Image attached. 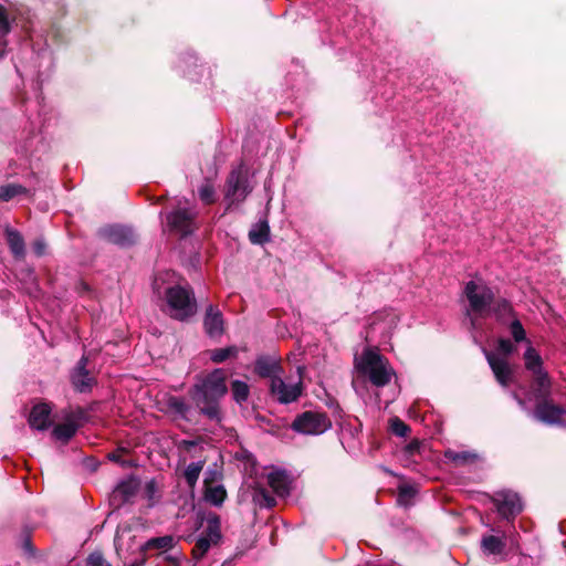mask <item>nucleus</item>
<instances>
[{
    "mask_svg": "<svg viewBox=\"0 0 566 566\" xmlns=\"http://www.w3.org/2000/svg\"><path fill=\"white\" fill-rule=\"evenodd\" d=\"M494 503L499 514L505 518H513L522 511L520 496L511 491H502L495 494Z\"/></svg>",
    "mask_w": 566,
    "mask_h": 566,
    "instance_id": "9",
    "label": "nucleus"
},
{
    "mask_svg": "<svg viewBox=\"0 0 566 566\" xmlns=\"http://www.w3.org/2000/svg\"><path fill=\"white\" fill-rule=\"evenodd\" d=\"M525 367L531 370L541 388L548 384L547 375L542 369V358L533 347H528L524 353Z\"/></svg>",
    "mask_w": 566,
    "mask_h": 566,
    "instance_id": "16",
    "label": "nucleus"
},
{
    "mask_svg": "<svg viewBox=\"0 0 566 566\" xmlns=\"http://www.w3.org/2000/svg\"><path fill=\"white\" fill-rule=\"evenodd\" d=\"M87 566H111L101 554L93 553L88 556Z\"/></svg>",
    "mask_w": 566,
    "mask_h": 566,
    "instance_id": "42",
    "label": "nucleus"
},
{
    "mask_svg": "<svg viewBox=\"0 0 566 566\" xmlns=\"http://www.w3.org/2000/svg\"><path fill=\"white\" fill-rule=\"evenodd\" d=\"M398 317L394 312H381L373 317L367 336H374L376 332L388 335L396 327Z\"/></svg>",
    "mask_w": 566,
    "mask_h": 566,
    "instance_id": "15",
    "label": "nucleus"
},
{
    "mask_svg": "<svg viewBox=\"0 0 566 566\" xmlns=\"http://www.w3.org/2000/svg\"><path fill=\"white\" fill-rule=\"evenodd\" d=\"M174 272H166L165 274L156 275L153 287L154 291L160 296L161 290L167 303L168 314L176 319L185 321L192 316L197 311V302L190 289L180 285H169L164 287L165 277L174 276Z\"/></svg>",
    "mask_w": 566,
    "mask_h": 566,
    "instance_id": "2",
    "label": "nucleus"
},
{
    "mask_svg": "<svg viewBox=\"0 0 566 566\" xmlns=\"http://www.w3.org/2000/svg\"><path fill=\"white\" fill-rule=\"evenodd\" d=\"M254 370L260 377L270 378V381H272L274 377L283 375L280 363L270 357L258 358L255 360Z\"/></svg>",
    "mask_w": 566,
    "mask_h": 566,
    "instance_id": "19",
    "label": "nucleus"
},
{
    "mask_svg": "<svg viewBox=\"0 0 566 566\" xmlns=\"http://www.w3.org/2000/svg\"><path fill=\"white\" fill-rule=\"evenodd\" d=\"M180 557H181V554L171 555V554L160 553L157 557L158 558L157 566H181Z\"/></svg>",
    "mask_w": 566,
    "mask_h": 566,
    "instance_id": "40",
    "label": "nucleus"
},
{
    "mask_svg": "<svg viewBox=\"0 0 566 566\" xmlns=\"http://www.w3.org/2000/svg\"><path fill=\"white\" fill-rule=\"evenodd\" d=\"M416 448H417V442H411V443L408 446V450H409V451H413Z\"/></svg>",
    "mask_w": 566,
    "mask_h": 566,
    "instance_id": "48",
    "label": "nucleus"
},
{
    "mask_svg": "<svg viewBox=\"0 0 566 566\" xmlns=\"http://www.w3.org/2000/svg\"><path fill=\"white\" fill-rule=\"evenodd\" d=\"M494 314L496 319L505 324L510 318L514 317V311L511 303L504 298L494 301L491 306V314Z\"/></svg>",
    "mask_w": 566,
    "mask_h": 566,
    "instance_id": "24",
    "label": "nucleus"
},
{
    "mask_svg": "<svg viewBox=\"0 0 566 566\" xmlns=\"http://www.w3.org/2000/svg\"><path fill=\"white\" fill-rule=\"evenodd\" d=\"M138 485L139 483L136 479L124 480L114 490V497L127 502L136 494Z\"/></svg>",
    "mask_w": 566,
    "mask_h": 566,
    "instance_id": "23",
    "label": "nucleus"
},
{
    "mask_svg": "<svg viewBox=\"0 0 566 566\" xmlns=\"http://www.w3.org/2000/svg\"><path fill=\"white\" fill-rule=\"evenodd\" d=\"M10 31V24L3 7L0 6V34L4 35Z\"/></svg>",
    "mask_w": 566,
    "mask_h": 566,
    "instance_id": "43",
    "label": "nucleus"
},
{
    "mask_svg": "<svg viewBox=\"0 0 566 566\" xmlns=\"http://www.w3.org/2000/svg\"><path fill=\"white\" fill-rule=\"evenodd\" d=\"M268 483L276 495L285 496L289 494L290 481L289 475L284 471H273L269 473Z\"/></svg>",
    "mask_w": 566,
    "mask_h": 566,
    "instance_id": "22",
    "label": "nucleus"
},
{
    "mask_svg": "<svg viewBox=\"0 0 566 566\" xmlns=\"http://www.w3.org/2000/svg\"><path fill=\"white\" fill-rule=\"evenodd\" d=\"M331 426V420L326 415L316 411H305L295 418L292 429L303 434H322Z\"/></svg>",
    "mask_w": 566,
    "mask_h": 566,
    "instance_id": "7",
    "label": "nucleus"
},
{
    "mask_svg": "<svg viewBox=\"0 0 566 566\" xmlns=\"http://www.w3.org/2000/svg\"><path fill=\"white\" fill-rule=\"evenodd\" d=\"M51 407L45 403L35 405L29 416V424L36 430H45L50 426Z\"/></svg>",
    "mask_w": 566,
    "mask_h": 566,
    "instance_id": "17",
    "label": "nucleus"
},
{
    "mask_svg": "<svg viewBox=\"0 0 566 566\" xmlns=\"http://www.w3.org/2000/svg\"><path fill=\"white\" fill-rule=\"evenodd\" d=\"M227 496V492L222 485L209 486L206 490L205 497L207 502L218 506L221 505Z\"/></svg>",
    "mask_w": 566,
    "mask_h": 566,
    "instance_id": "32",
    "label": "nucleus"
},
{
    "mask_svg": "<svg viewBox=\"0 0 566 566\" xmlns=\"http://www.w3.org/2000/svg\"><path fill=\"white\" fill-rule=\"evenodd\" d=\"M390 430L397 437H407L410 432V428L398 417H394L390 419Z\"/></svg>",
    "mask_w": 566,
    "mask_h": 566,
    "instance_id": "38",
    "label": "nucleus"
},
{
    "mask_svg": "<svg viewBox=\"0 0 566 566\" xmlns=\"http://www.w3.org/2000/svg\"><path fill=\"white\" fill-rule=\"evenodd\" d=\"M38 292H39V290H38L36 285H34L33 287L28 289V293L30 295L34 296V297L38 296Z\"/></svg>",
    "mask_w": 566,
    "mask_h": 566,
    "instance_id": "47",
    "label": "nucleus"
},
{
    "mask_svg": "<svg viewBox=\"0 0 566 566\" xmlns=\"http://www.w3.org/2000/svg\"><path fill=\"white\" fill-rule=\"evenodd\" d=\"M416 490L411 485H400L399 492H398V499L397 502L400 505H409L411 499L415 496Z\"/></svg>",
    "mask_w": 566,
    "mask_h": 566,
    "instance_id": "39",
    "label": "nucleus"
},
{
    "mask_svg": "<svg viewBox=\"0 0 566 566\" xmlns=\"http://www.w3.org/2000/svg\"><path fill=\"white\" fill-rule=\"evenodd\" d=\"M33 250H34L35 254L42 255L45 250V244L42 241H36L33 244Z\"/></svg>",
    "mask_w": 566,
    "mask_h": 566,
    "instance_id": "44",
    "label": "nucleus"
},
{
    "mask_svg": "<svg viewBox=\"0 0 566 566\" xmlns=\"http://www.w3.org/2000/svg\"><path fill=\"white\" fill-rule=\"evenodd\" d=\"M509 536L505 532L497 531L496 534H484L481 538V551L486 556H502L505 554ZM514 544V538L510 536Z\"/></svg>",
    "mask_w": 566,
    "mask_h": 566,
    "instance_id": "11",
    "label": "nucleus"
},
{
    "mask_svg": "<svg viewBox=\"0 0 566 566\" xmlns=\"http://www.w3.org/2000/svg\"><path fill=\"white\" fill-rule=\"evenodd\" d=\"M301 374L302 367H297ZM303 391L302 376H298V380L291 382L283 379V375L274 377L270 381V392L280 403H291L296 401Z\"/></svg>",
    "mask_w": 566,
    "mask_h": 566,
    "instance_id": "8",
    "label": "nucleus"
},
{
    "mask_svg": "<svg viewBox=\"0 0 566 566\" xmlns=\"http://www.w3.org/2000/svg\"><path fill=\"white\" fill-rule=\"evenodd\" d=\"M231 390L233 399L238 403H242L243 401H245L250 394L249 386L247 385V382L241 380H233L231 384Z\"/></svg>",
    "mask_w": 566,
    "mask_h": 566,
    "instance_id": "34",
    "label": "nucleus"
},
{
    "mask_svg": "<svg viewBox=\"0 0 566 566\" xmlns=\"http://www.w3.org/2000/svg\"><path fill=\"white\" fill-rule=\"evenodd\" d=\"M28 189L18 184H8L0 187V201H10L21 195H27Z\"/></svg>",
    "mask_w": 566,
    "mask_h": 566,
    "instance_id": "29",
    "label": "nucleus"
},
{
    "mask_svg": "<svg viewBox=\"0 0 566 566\" xmlns=\"http://www.w3.org/2000/svg\"><path fill=\"white\" fill-rule=\"evenodd\" d=\"M464 295L468 300L465 315L470 319L473 329L481 327V319L491 315V306L494 303L493 290L482 280H471L464 286Z\"/></svg>",
    "mask_w": 566,
    "mask_h": 566,
    "instance_id": "3",
    "label": "nucleus"
},
{
    "mask_svg": "<svg viewBox=\"0 0 566 566\" xmlns=\"http://www.w3.org/2000/svg\"><path fill=\"white\" fill-rule=\"evenodd\" d=\"M156 491V483L154 481H149L147 484H146V492L148 494V496L151 499L154 493Z\"/></svg>",
    "mask_w": 566,
    "mask_h": 566,
    "instance_id": "45",
    "label": "nucleus"
},
{
    "mask_svg": "<svg viewBox=\"0 0 566 566\" xmlns=\"http://www.w3.org/2000/svg\"><path fill=\"white\" fill-rule=\"evenodd\" d=\"M485 357L499 384L507 387L512 381L513 371L506 358L486 350Z\"/></svg>",
    "mask_w": 566,
    "mask_h": 566,
    "instance_id": "12",
    "label": "nucleus"
},
{
    "mask_svg": "<svg viewBox=\"0 0 566 566\" xmlns=\"http://www.w3.org/2000/svg\"><path fill=\"white\" fill-rule=\"evenodd\" d=\"M102 238L122 247H128L136 241V235L132 228L125 226H109L101 229Z\"/></svg>",
    "mask_w": 566,
    "mask_h": 566,
    "instance_id": "13",
    "label": "nucleus"
},
{
    "mask_svg": "<svg viewBox=\"0 0 566 566\" xmlns=\"http://www.w3.org/2000/svg\"><path fill=\"white\" fill-rule=\"evenodd\" d=\"M250 192L248 180L238 170L231 171L227 180L226 199L230 205L240 202L245 199Z\"/></svg>",
    "mask_w": 566,
    "mask_h": 566,
    "instance_id": "10",
    "label": "nucleus"
},
{
    "mask_svg": "<svg viewBox=\"0 0 566 566\" xmlns=\"http://www.w3.org/2000/svg\"><path fill=\"white\" fill-rule=\"evenodd\" d=\"M356 368L375 387L388 385L396 376L388 359L374 349L363 352L360 357L356 360Z\"/></svg>",
    "mask_w": 566,
    "mask_h": 566,
    "instance_id": "4",
    "label": "nucleus"
},
{
    "mask_svg": "<svg viewBox=\"0 0 566 566\" xmlns=\"http://www.w3.org/2000/svg\"><path fill=\"white\" fill-rule=\"evenodd\" d=\"M535 417L549 424H560L566 422V411L548 401L541 402L536 406Z\"/></svg>",
    "mask_w": 566,
    "mask_h": 566,
    "instance_id": "14",
    "label": "nucleus"
},
{
    "mask_svg": "<svg viewBox=\"0 0 566 566\" xmlns=\"http://www.w3.org/2000/svg\"><path fill=\"white\" fill-rule=\"evenodd\" d=\"M496 349H497L499 354H501L503 356H509L512 353H514L515 346H514V344L510 339L500 338L497 340Z\"/></svg>",
    "mask_w": 566,
    "mask_h": 566,
    "instance_id": "41",
    "label": "nucleus"
},
{
    "mask_svg": "<svg viewBox=\"0 0 566 566\" xmlns=\"http://www.w3.org/2000/svg\"><path fill=\"white\" fill-rule=\"evenodd\" d=\"M203 461L191 462L187 465L184 472V478L190 488H193L199 479L203 469Z\"/></svg>",
    "mask_w": 566,
    "mask_h": 566,
    "instance_id": "30",
    "label": "nucleus"
},
{
    "mask_svg": "<svg viewBox=\"0 0 566 566\" xmlns=\"http://www.w3.org/2000/svg\"><path fill=\"white\" fill-rule=\"evenodd\" d=\"M237 353H238V349L234 346H229L226 348H217V349L211 350L210 358L213 363L220 364V363H223L224 360H227L228 358L235 356Z\"/></svg>",
    "mask_w": 566,
    "mask_h": 566,
    "instance_id": "35",
    "label": "nucleus"
},
{
    "mask_svg": "<svg viewBox=\"0 0 566 566\" xmlns=\"http://www.w3.org/2000/svg\"><path fill=\"white\" fill-rule=\"evenodd\" d=\"M87 358L83 356L78 361L75 370L72 374V384L76 390L84 392L92 388L93 378L90 376V373L86 370Z\"/></svg>",
    "mask_w": 566,
    "mask_h": 566,
    "instance_id": "18",
    "label": "nucleus"
},
{
    "mask_svg": "<svg viewBox=\"0 0 566 566\" xmlns=\"http://www.w3.org/2000/svg\"><path fill=\"white\" fill-rule=\"evenodd\" d=\"M77 423L73 420H67L54 427L52 434L55 439L67 442L77 431Z\"/></svg>",
    "mask_w": 566,
    "mask_h": 566,
    "instance_id": "26",
    "label": "nucleus"
},
{
    "mask_svg": "<svg viewBox=\"0 0 566 566\" xmlns=\"http://www.w3.org/2000/svg\"><path fill=\"white\" fill-rule=\"evenodd\" d=\"M167 409L175 417V419H181L186 421L191 420V408L180 397H169L167 400Z\"/></svg>",
    "mask_w": 566,
    "mask_h": 566,
    "instance_id": "21",
    "label": "nucleus"
},
{
    "mask_svg": "<svg viewBox=\"0 0 566 566\" xmlns=\"http://www.w3.org/2000/svg\"><path fill=\"white\" fill-rule=\"evenodd\" d=\"M221 539V522L218 515L209 514L206 517V527L199 535L192 548L195 559H200L210 549L212 545H217Z\"/></svg>",
    "mask_w": 566,
    "mask_h": 566,
    "instance_id": "6",
    "label": "nucleus"
},
{
    "mask_svg": "<svg viewBox=\"0 0 566 566\" xmlns=\"http://www.w3.org/2000/svg\"><path fill=\"white\" fill-rule=\"evenodd\" d=\"M196 217L197 211L195 208L188 207L187 200H180L177 207L166 216V220L170 231L185 237L195 230Z\"/></svg>",
    "mask_w": 566,
    "mask_h": 566,
    "instance_id": "5",
    "label": "nucleus"
},
{
    "mask_svg": "<svg viewBox=\"0 0 566 566\" xmlns=\"http://www.w3.org/2000/svg\"><path fill=\"white\" fill-rule=\"evenodd\" d=\"M108 459L114 462H122L119 451H115L108 454Z\"/></svg>",
    "mask_w": 566,
    "mask_h": 566,
    "instance_id": "46",
    "label": "nucleus"
},
{
    "mask_svg": "<svg viewBox=\"0 0 566 566\" xmlns=\"http://www.w3.org/2000/svg\"><path fill=\"white\" fill-rule=\"evenodd\" d=\"M199 198L205 205H211L216 201V190L210 181L203 182L199 190Z\"/></svg>",
    "mask_w": 566,
    "mask_h": 566,
    "instance_id": "36",
    "label": "nucleus"
},
{
    "mask_svg": "<svg viewBox=\"0 0 566 566\" xmlns=\"http://www.w3.org/2000/svg\"><path fill=\"white\" fill-rule=\"evenodd\" d=\"M7 241L11 252L15 258L24 256V241L21 234L13 229L7 228L6 230Z\"/></svg>",
    "mask_w": 566,
    "mask_h": 566,
    "instance_id": "25",
    "label": "nucleus"
},
{
    "mask_svg": "<svg viewBox=\"0 0 566 566\" xmlns=\"http://www.w3.org/2000/svg\"><path fill=\"white\" fill-rule=\"evenodd\" d=\"M175 545V538L170 535L154 537L147 541L146 548L147 549H163L161 553H166L167 551L172 548Z\"/></svg>",
    "mask_w": 566,
    "mask_h": 566,
    "instance_id": "31",
    "label": "nucleus"
},
{
    "mask_svg": "<svg viewBox=\"0 0 566 566\" xmlns=\"http://www.w3.org/2000/svg\"><path fill=\"white\" fill-rule=\"evenodd\" d=\"M226 379L224 370L217 368L199 379L190 390L191 399L200 412L212 421L221 420L219 399L227 394Z\"/></svg>",
    "mask_w": 566,
    "mask_h": 566,
    "instance_id": "1",
    "label": "nucleus"
},
{
    "mask_svg": "<svg viewBox=\"0 0 566 566\" xmlns=\"http://www.w3.org/2000/svg\"><path fill=\"white\" fill-rule=\"evenodd\" d=\"M205 329L210 337L221 336L223 333V316L219 310L209 306L205 316Z\"/></svg>",
    "mask_w": 566,
    "mask_h": 566,
    "instance_id": "20",
    "label": "nucleus"
},
{
    "mask_svg": "<svg viewBox=\"0 0 566 566\" xmlns=\"http://www.w3.org/2000/svg\"><path fill=\"white\" fill-rule=\"evenodd\" d=\"M253 501L260 507L271 509L275 505L274 496L264 488H260L254 491Z\"/></svg>",
    "mask_w": 566,
    "mask_h": 566,
    "instance_id": "33",
    "label": "nucleus"
},
{
    "mask_svg": "<svg viewBox=\"0 0 566 566\" xmlns=\"http://www.w3.org/2000/svg\"><path fill=\"white\" fill-rule=\"evenodd\" d=\"M510 331L513 339L516 343L526 340V333L522 323L517 318H513L510 323Z\"/></svg>",
    "mask_w": 566,
    "mask_h": 566,
    "instance_id": "37",
    "label": "nucleus"
},
{
    "mask_svg": "<svg viewBox=\"0 0 566 566\" xmlns=\"http://www.w3.org/2000/svg\"><path fill=\"white\" fill-rule=\"evenodd\" d=\"M270 228L266 221L258 223L249 232V239L254 244H263L269 241Z\"/></svg>",
    "mask_w": 566,
    "mask_h": 566,
    "instance_id": "28",
    "label": "nucleus"
},
{
    "mask_svg": "<svg viewBox=\"0 0 566 566\" xmlns=\"http://www.w3.org/2000/svg\"><path fill=\"white\" fill-rule=\"evenodd\" d=\"M444 458L457 465H463L474 462L478 459V454L471 451H455L448 449L444 451Z\"/></svg>",
    "mask_w": 566,
    "mask_h": 566,
    "instance_id": "27",
    "label": "nucleus"
}]
</instances>
